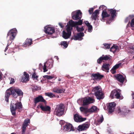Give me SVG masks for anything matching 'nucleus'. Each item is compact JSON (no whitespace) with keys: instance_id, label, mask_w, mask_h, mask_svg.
<instances>
[{"instance_id":"obj_59","label":"nucleus","mask_w":134,"mask_h":134,"mask_svg":"<svg viewBox=\"0 0 134 134\" xmlns=\"http://www.w3.org/2000/svg\"><path fill=\"white\" fill-rule=\"evenodd\" d=\"M42 66V64H40L39 65V68L40 69V68H41Z\"/></svg>"},{"instance_id":"obj_43","label":"nucleus","mask_w":134,"mask_h":134,"mask_svg":"<svg viewBox=\"0 0 134 134\" xmlns=\"http://www.w3.org/2000/svg\"><path fill=\"white\" fill-rule=\"evenodd\" d=\"M107 7L104 5H102L99 7L100 10H106Z\"/></svg>"},{"instance_id":"obj_35","label":"nucleus","mask_w":134,"mask_h":134,"mask_svg":"<svg viewBox=\"0 0 134 134\" xmlns=\"http://www.w3.org/2000/svg\"><path fill=\"white\" fill-rule=\"evenodd\" d=\"M110 13L111 14V15L113 18L115 17L116 15V11L113 9H110L109 10Z\"/></svg>"},{"instance_id":"obj_39","label":"nucleus","mask_w":134,"mask_h":134,"mask_svg":"<svg viewBox=\"0 0 134 134\" xmlns=\"http://www.w3.org/2000/svg\"><path fill=\"white\" fill-rule=\"evenodd\" d=\"M45 94L46 96L51 98L55 97V95L52 93H46Z\"/></svg>"},{"instance_id":"obj_61","label":"nucleus","mask_w":134,"mask_h":134,"mask_svg":"<svg viewBox=\"0 0 134 134\" xmlns=\"http://www.w3.org/2000/svg\"><path fill=\"white\" fill-rule=\"evenodd\" d=\"M58 81H61V79H60V78H59V79H58Z\"/></svg>"},{"instance_id":"obj_27","label":"nucleus","mask_w":134,"mask_h":134,"mask_svg":"<svg viewBox=\"0 0 134 134\" xmlns=\"http://www.w3.org/2000/svg\"><path fill=\"white\" fill-rule=\"evenodd\" d=\"M40 107L43 111H49L51 109L50 107L45 105H41Z\"/></svg>"},{"instance_id":"obj_5","label":"nucleus","mask_w":134,"mask_h":134,"mask_svg":"<svg viewBox=\"0 0 134 134\" xmlns=\"http://www.w3.org/2000/svg\"><path fill=\"white\" fill-rule=\"evenodd\" d=\"M66 31H64L63 32V37L65 39L69 38L71 35V31L72 28L67 24Z\"/></svg>"},{"instance_id":"obj_56","label":"nucleus","mask_w":134,"mask_h":134,"mask_svg":"<svg viewBox=\"0 0 134 134\" xmlns=\"http://www.w3.org/2000/svg\"><path fill=\"white\" fill-rule=\"evenodd\" d=\"M59 25L61 27V28H63V27H64V26H63V25H62V23H59Z\"/></svg>"},{"instance_id":"obj_34","label":"nucleus","mask_w":134,"mask_h":134,"mask_svg":"<svg viewBox=\"0 0 134 134\" xmlns=\"http://www.w3.org/2000/svg\"><path fill=\"white\" fill-rule=\"evenodd\" d=\"M120 111L119 113L120 112L122 114H124L126 115L129 112V110L127 109H123L121 111L120 110Z\"/></svg>"},{"instance_id":"obj_16","label":"nucleus","mask_w":134,"mask_h":134,"mask_svg":"<svg viewBox=\"0 0 134 134\" xmlns=\"http://www.w3.org/2000/svg\"><path fill=\"white\" fill-rule=\"evenodd\" d=\"M116 105V103L114 102H112L109 103L108 108L109 112V113H111L114 111Z\"/></svg>"},{"instance_id":"obj_1","label":"nucleus","mask_w":134,"mask_h":134,"mask_svg":"<svg viewBox=\"0 0 134 134\" xmlns=\"http://www.w3.org/2000/svg\"><path fill=\"white\" fill-rule=\"evenodd\" d=\"M16 93L19 96L23 95V93L18 88L12 87L8 89L6 91L5 93V100L7 102H8V98L10 94L12 95L15 98L17 96Z\"/></svg>"},{"instance_id":"obj_17","label":"nucleus","mask_w":134,"mask_h":134,"mask_svg":"<svg viewBox=\"0 0 134 134\" xmlns=\"http://www.w3.org/2000/svg\"><path fill=\"white\" fill-rule=\"evenodd\" d=\"M30 120L27 119L25 120L23 123L22 127V132L23 134L24 133L26 129V127L28 125V123L30 122Z\"/></svg>"},{"instance_id":"obj_4","label":"nucleus","mask_w":134,"mask_h":134,"mask_svg":"<svg viewBox=\"0 0 134 134\" xmlns=\"http://www.w3.org/2000/svg\"><path fill=\"white\" fill-rule=\"evenodd\" d=\"M22 105L21 102H18L14 104L12 102L10 105V109L11 112L13 115L15 114V111L16 109H20L22 108Z\"/></svg>"},{"instance_id":"obj_31","label":"nucleus","mask_w":134,"mask_h":134,"mask_svg":"<svg viewBox=\"0 0 134 134\" xmlns=\"http://www.w3.org/2000/svg\"><path fill=\"white\" fill-rule=\"evenodd\" d=\"M109 16V14H108L106 10H104L103 11L102 13V18L101 20L102 21H104V18H105L108 17Z\"/></svg>"},{"instance_id":"obj_57","label":"nucleus","mask_w":134,"mask_h":134,"mask_svg":"<svg viewBox=\"0 0 134 134\" xmlns=\"http://www.w3.org/2000/svg\"><path fill=\"white\" fill-rule=\"evenodd\" d=\"M131 94L132 97V98L133 99H134V92H132Z\"/></svg>"},{"instance_id":"obj_37","label":"nucleus","mask_w":134,"mask_h":134,"mask_svg":"<svg viewBox=\"0 0 134 134\" xmlns=\"http://www.w3.org/2000/svg\"><path fill=\"white\" fill-rule=\"evenodd\" d=\"M134 17V15H130L128 16L125 19V22L127 23L128 21H130L131 19Z\"/></svg>"},{"instance_id":"obj_45","label":"nucleus","mask_w":134,"mask_h":134,"mask_svg":"<svg viewBox=\"0 0 134 134\" xmlns=\"http://www.w3.org/2000/svg\"><path fill=\"white\" fill-rule=\"evenodd\" d=\"M88 27V31L89 32H91L92 30V27L91 25L87 26Z\"/></svg>"},{"instance_id":"obj_15","label":"nucleus","mask_w":134,"mask_h":134,"mask_svg":"<svg viewBox=\"0 0 134 134\" xmlns=\"http://www.w3.org/2000/svg\"><path fill=\"white\" fill-rule=\"evenodd\" d=\"M74 119L76 122H81L85 120L86 119L82 118L81 116L77 114H76L74 116Z\"/></svg>"},{"instance_id":"obj_3","label":"nucleus","mask_w":134,"mask_h":134,"mask_svg":"<svg viewBox=\"0 0 134 134\" xmlns=\"http://www.w3.org/2000/svg\"><path fill=\"white\" fill-rule=\"evenodd\" d=\"M64 106L62 104H60L57 105L54 113L55 114L59 116H62L64 113Z\"/></svg>"},{"instance_id":"obj_47","label":"nucleus","mask_w":134,"mask_h":134,"mask_svg":"<svg viewBox=\"0 0 134 134\" xmlns=\"http://www.w3.org/2000/svg\"><path fill=\"white\" fill-rule=\"evenodd\" d=\"M94 9V8H92L88 10V12L90 14H91L92 13Z\"/></svg>"},{"instance_id":"obj_25","label":"nucleus","mask_w":134,"mask_h":134,"mask_svg":"<svg viewBox=\"0 0 134 134\" xmlns=\"http://www.w3.org/2000/svg\"><path fill=\"white\" fill-rule=\"evenodd\" d=\"M40 102H42L44 103L46 102V100H44L42 96H40L36 98L35 99V103H37Z\"/></svg>"},{"instance_id":"obj_51","label":"nucleus","mask_w":134,"mask_h":134,"mask_svg":"<svg viewBox=\"0 0 134 134\" xmlns=\"http://www.w3.org/2000/svg\"><path fill=\"white\" fill-rule=\"evenodd\" d=\"M131 26L132 27H134V18L133 19L131 20Z\"/></svg>"},{"instance_id":"obj_42","label":"nucleus","mask_w":134,"mask_h":134,"mask_svg":"<svg viewBox=\"0 0 134 134\" xmlns=\"http://www.w3.org/2000/svg\"><path fill=\"white\" fill-rule=\"evenodd\" d=\"M97 16L98 15H97L96 14H94L93 13L91 16V18L92 19V20H96V18H97Z\"/></svg>"},{"instance_id":"obj_29","label":"nucleus","mask_w":134,"mask_h":134,"mask_svg":"<svg viewBox=\"0 0 134 134\" xmlns=\"http://www.w3.org/2000/svg\"><path fill=\"white\" fill-rule=\"evenodd\" d=\"M116 78L121 83H123L124 80V78L121 75L118 74L116 76Z\"/></svg>"},{"instance_id":"obj_33","label":"nucleus","mask_w":134,"mask_h":134,"mask_svg":"<svg viewBox=\"0 0 134 134\" xmlns=\"http://www.w3.org/2000/svg\"><path fill=\"white\" fill-rule=\"evenodd\" d=\"M119 49L117 46H114L111 47L110 49V51L113 52L114 53L118 52V51Z\"/></svg>"},{"instance_id":"obj_41","label":"nucleus","mask_w":134,"mask_h":134,"mask_svg":"<svg viewBox=\"0 0 134 134\" xmlns=\"http://www.w3.org/2000/svg\"><path fill=\"white\" fill-rule=\"evenodd\" d=\"M65 90L64 89L62 88V89H59V91H55V92L57 93H63L64 92Z\"/></svg>"},{"instance_id":"obj_18","label":"nucleus","mask_w":134,"mask_h":134,"mask_svg":"<svg viewBox=\"0 0 134 134\" xmlns=\"http://www.w3.org/2000/svg\"><path fill=\"white\" fill-rule=\"evenodd\" d=\"M110 59V57L109 55H103L97 60V63H98L100 64L102 62L103 60H106Z\"/></svg>"},{"instance_id":"obj_26","label":"nucleus","mask_w":134,"mask_h":134,"mask_svg":"<svg viewBox=\"0 0 134 134\" xmlns=\"http://www.w3.org/2000/svg\"><path fill=\"white\" fill-rule=\"evenodd\" d=\"M32 43V40L31 39H27L24 43L23 46L24 47H26L31 45Z\"/></svg>"},{"instance_id":"obj_21","label":"nucleus","mask_w":134,"mask_h":134,"mask_svg":"<svg viewBox=\"0 0 134 134\" xmlns=\"http://www.w3.org/2000/svg\"><path fill=\"white\" fill-rule=\"evenodd\" d=\"M80 110L81 112L84 114L86 116H88L89 114V109L83 107H80Z\"/></svg>"},{"instance_id":"obj_30","label":"nucleus","mask_w":134,"mask_h":134,"mask_svg":"<svg viewBox=\"0 0 134 134\" xmlns=\"http://www.w3.org/2000/svg\"><path fill=\"white\" fill-rule=\"evenodd\" d=\"M99 109L95 106L92 107L90 108L89 109V114L93 112H96L98 111Z\"/></svg>"},{"instance_id":"obj_10","label":"nucleus","mask_w":134,"mask_h":134,"mask_svg":"<svg viewBox=\"0 0 134 134\" xmlns=\"http://www.w3.org/2000/svg\"><path fill=\"white\" fill-rule=\"evenodd\" d=\"M90 125L89 123L87 122L81 125H79L78 127L77 130L79 131L86 130L89 128Z\"/></svg>"},{"instance_id":"obj_44","label":"nucleus","mask_w":134,"mask_h":134,"mask_svg":"<svg viewBox=\"0 0 134 134\" xmlns=\"http://www.w3.org/2000/svg\"><path fill=\"white\" fill-rule=\"evenodd\" d=\"M32 77L34 79L37 80L38 76L36 75L35 72H34L32 75Z\"/></svg>"},{"instance_id":"obj_36","label":"nucleus","mask_w":134,"mask_h":134,"mask_svg":"<svg viewBox=\"0 0 134 134\" xmlns=\"http://www.w3.org/2000/svg\"><path fill=\"white\" fill-rule=\"evenodd\" d=\"M60 44L62 47H63L64 48H67L68 46V44L66 41H62L60 42Z\"/></svg>"},{"instance_id":"obj_22","label":"nucleus","mask_w":134,"mask_h":134,"mask_svg":"<svg viewBox=\"0 0 134 134\" xmlns=\"http://www.w3.org/2000/svg\"><path fill=\"white\" fill-rule=\"evenodd\" d=\"M121 63H119L114 65L111 70V73L113 74L116 73V70L120 66H121Z\"/></svg>"},{"instance_id":"obj_54","label":"nucleus","mask_w":134,"mask_h":134,"mask_svg":"<svg viewBox=\"0 0 134 134\" xmlns=\"http://www.w3.org/2000/svg\"><path fill=\"white\" fill-rule=\"evenodd\" d=\"M84 22L85 23V24L87 26L91 25L87 21H85Z\"/></svg>"},{"instance_id":"obj_20","label":"nucleus","mask_w":134,"mask_h":134,"mask_svg":"<svg viewBox=\"0 0 134 134\" xmlns=\"http://www.w3.org/2000/svg\"><path fill=\"white\" fill-rule=\"evenodd\" d=\"M80 110L81 112L84 114L86 116H88L89 114V109L83 107H80Z\"/></svg>"},{"instance_id":"obj_11","label":"nucleus","mask_w":134,"mask_h":134,"mask_svg":"<svg viewBox=\"0 0 134 134\" xmlns=\"http://www.w3.org/2000/svg\"><path fill=\"white\" fill-rule=\"evenodd\" d=\"M94 102V100L93 99L90 97L85 98L83 99V105H84L93 103Z\"/></svg>"},{"instance_id":"obj_52","label":"nucleus","mask_w":134,"mask_h":134,"mask_svg":"<svg viewBox=\"0 0 134 134\" xmlns=\"http://www.w3.org/2000/svg\"><path fill=\"white\" fill-rule=\"evenodd\" d=\"M59 88L57 87L54 88L53 89L52 91L53 92H55V91H59Z\"/></svg>"},{"instance_id":"obj_14","label":"nucleus","mask_w":134,"mask_h":134,"mask_svg":"<svg viewBox=\"0 0 134 134\" xmlns=\"http://www.w3.org/2000/svg\"><path fill=\"white\" fill-rule=\"evenodd\" d=\"M52 63L51 62H47L45 63L43 66V72H45L48 71L47 68L48 69H50L52 67Z\"/></svg>"},{"instance_id":"obj_28","label":"nucleus","mask_w":134,"mask_h":134,"mask_svg":"<svg viewBox=\"0 0 134 134\" xmlns=\"http://www.w3.org/2000/svg\"><path fill=\"white\" fill-rule=\"evenodd\" d=\"M126 50L127 52L131 54L134 53V46H131L128 47ZM133 57L134 59V55Z\"/></svg>"},{"instance_id":"obj_55","label":"nucleus","mask_w":134,"mask_h":134,"mask_svg":"<svg viewBox=\"0 0 134 134\" xmlns=\"http://www.w3.org/2000/svg\"><path fill=\"white\" fill-rule=\"evenodd\" d=\"M96 14L97 15H98L99 14V10H96L94 12V14Z\"/></svg>"},{"instance_id":"obj_13","label":"nucleus","mask_w":134,"mask_h":134,"mask_svg":"<svg viewBox=\"0 0 134 134\" xmlns=\"http://www.w3.org/2000/svg\"><path fill=\"white\" fill-rule=\"evenodd\" d=\"M44 31L46 34L51 35L54 33L55 31L53 27H51L49 25H48L44 27Z\"/></svg>"},{"instance_id":"obj_23","label":"nucleus","mask_w":134,"mask_h":134,"mask_svg":"<svg viewBox=\"0 0 134 134\" xmlns=\"http://www.w3.org/2000/svg\"><path fill=\"white\" fill-rule=\"evenodd\" d=\"M91 76L94 79L96 80L100 79L103 77V75H101L98 73L93 74Z\"/></svg>"},{"instance_id":"obj_24","label":"nucleus","mask_w":134,"mask_h":134,"mask_svg":"<svg viewBox=\"0 0 134 134\" xmlns=\"http://www.w3.org/2000/svg\"><path fill=\"white\" fill-rule=\"evenodd\" d=\"M29 75L25 72H24V75L23 76L21 81L23 82H26L29 80Z\"/></svg>"},{"instance_id":"obj_53","label":"nucleus","mask_w":134,"mask_h":134,"mask_svg":"<svg viewBox=\"0 0 134 134\" xmlns=\"http://www.w3.org/2000/svg\"><path fill=\"white\" fill-rule=\"evenodd\" d=\"M14 82H15L14 79H13L11 78L10 81V84H12Z\"/></svg>"},{"instance_id":"obj_63","label":"nucleus","mask_w":134,"mask_h":134,"mask_svg":"<svg viewBox=\"0 0 134 134\" xmlns=\"http://www.w3.org/2000/svg\"><path fill=\"white\" fill-rule=\"evenodd\" d=\"M12 42L11 41V42H10V43H11Z\"/></svg>"},{"instance_id":"obj_32","label":"nucleus","mask_w":134,"mask_h":134,"mask_svg":"<svg viewBox=\"0 0 134 134\" xmlns=\"http://www.w3.org/2000/svg\"><path fill=\"white\" fill-rule=\"evenodd\" d=\"M109 65L108 64H104L102 65V69L103 71H107L108 72V71L109 70Z\"/></svg>"},{"instance_id":"obj_49","label":"nucleus","mask_w":134,"mask_h":134,"mask_svg":"<svg viewBox=\"0 0 134 134\" xmlns=\"http://www.w3.org/2000/svg\"><path fill=\"white\" fill-rule=\"evenodd\" d=\"M103 120V118L102 116H101L100 117V119L99 120H98V122L99 123H101Z\"/></svg>"},{"instance_id":"obj_50","label":"nucleus","mask_w":134,"mask_h":134,"mask_svg":"<svg viewBox=\"0 0 134 134\" xmlns=\"http://www.w3.org/2000/svg\"><path fill=\"white\" fill-rule=\"evenodd\" d=\"M105 47L107 49H109L110 48V44H103Z\"/></svg>"},{"instance_id":"obj_40","label":"nucleus","mask_w":134,"mask_h":134,"mask_svg":"<svg viewBox=\"0 0 134 134\" xmlns=\"http://www.w3.org/2000/svg\"><path fill=\"white\" fill-rule=\"evenodd\" d=\"M76 28L78 32L83 31L84 30V28H83V26L81 27H80L78 26H76Z\"/></svg>"},{"instance_id":"obj_60","label":"nucleus","mask_w":134,"mask_h":134,"mask_svg":"<svg viewBox=\"0 0 134 134\" xmlns=\"http://www.w3.org/2000/svg\"><path fill=\"white\" fill-rule=\"evenodd\" d=\"M8 46V45H7V47L5 48V52L6 51V50H7V49H8V48H7V47Z\"/></svg>"},{"instance_id":"obj_19","label":"nucleus","mask_w":134,"mask_h":134,"mask_svg":"<svg viewBox=\"0 0 134 134\" xmlns=\"http://www.w3.org/2000/svg\"><path fill=\"white\" fill-rule=\"evenodd\" d=\"M84 36V34L83 32H81L77 34L76 35H74V36L73 39L75 40H81L83 38L82 37Z\"/></svg>"},{"instance_id":"obj_62","label":"nucleus","mask_w":134,"mask_h":134,"mask_svg":"<svg viewBox=\"0 0 134 134\" xmlns=\"http://www.w3.org/2000/svg\"><path fill=\"white\" fill-rule=\"evenodd\" d=\"M56 58H57L58 59V58L57 57H56Z\"/></svg>"},{"instance_id":"obj_58","label":"nucleus","mask_w":134,"mask_h":134,"mask_svg":"<svg viewBox=\"0 0 134 134\" xmlns=\"http://www.w3.org/2000/svg\"><path fill=\"white\" fill-rule=\"evenodd\" d=\"M131 107L132 108H134V101H133L131 106Z\"/></svg>"},{"instance_id":"obj_48","label":"nucleus","mask_w":134,"mask_h":134,"mask_svg":"<svg viewBox=\"0 0 134 134\" xmlns=\"http://www.w3.org/2000/svg\"><path fill=\"white\" fill-rule=\"evenodd\" d=\"M103 120V118L102 116H101L100 117V119L99 120H98V122L99 123H101Z\"/></svg>"},{"instance_id":"obj_2","label":"nucleus","mask_w":134,"mask_h":134,"mask_svg":"<svg viewBox=\"0 0 134 134\" xmlns=\"http://www.w3.org/2000/svg\"><path fill=\"white\" fill-rule=\"evenodd\" d=\"M91 93L94 94L98 99H102L104 97V94L99 86H96L93 87Z\"/></svg>"},{"instance_id":"obj_12","label":"nucleus","mask_w":134,"mask_h":134,"mask_svg":"<svg viewBox=\"0 0 134 134\" xmlns=\"http://www.w3.org/2000/svg\"><path fill=\"white\" fill-rule=\"evenodd\" d=\"M68 24L70 26H71L72 27L73 26L81 25L82 24V20H80L77 22L71 20L69 21Z\"/></svg>"},{"instance_id":"obj_46","label":"nucleus","mask_w":134,"mask_h":134,"mask_svg":"<svg viewBox=\"0 0 134 134\" xmlns=\"http://www.w3.org/2000/svg\"><path fill=\"white\" fill-rule=\"evenodd\" d=\"M83 98L79 99L77 100V103L79 105H81L82 104V101H83Z\"/></svg>"},{"instance_id":"obj_6","label":"nucleus","mask_w":134,"mask_h":134,"mask_svg":"<svg viewBox=\"0 0 134 134\" xmlns=\"http://www.w3.org/2000/svg\"><path fill=\"white\" fill-rule=\"evenodd\" d=\"M17 31L15 28L13 29L8 32L7 38H9V40L11 41L14 38L16 34Z\"/></svg>"},{"instance_id":"obj_9","label":"nucleus","mask_w":134,"mask_h":134,"mask_svg":"<svg viewBox=\"0 0 134 134\" xmlns=\"http://www.w3.org/2000/svg\"><path fill=\"white\" fill-rule=\"evenodd\" d=\"M63 130L64 131H74L75 129L72 125L70 123L66 124L64 126Z\"/></svg>"},{"instance_id":"obj_38","label":"nucleus","mask_w":134,"mask_h":134,"mask_svg":"<svg viewBox=\"0 0 134 134\" xmlns=\"http://www.w3.org/2000/svg\"><path fill=\"white\" fill-rule=\"evenodd\" d=\"M43 77L44 78H46L47 79H52L55 78H56V77H55L54 76H51L49 75H44L43 76Z\"/></svg>"},{"instance_id":"obj_8","label":"nucleus","mask_w":134,"mask_h":134,"mask_svg":"<svg viewBox=\"0 0 134 134\" xmlns=\"http://www.w3.org/2000/svg\"><path fill=\"white\" fill-rule=\"evenodd\" d=\"M82 13L79 10L74 12L72 13V19L75 20L81 19L82 17Z\"/></svg>"},{"instance_id":"obj_7","label":"nucleus","mask_w":134,"mask_h":134,"mask_svg":"<svg viewBox=\"0 0 134 134\" xmlns=\"http://www.w3.org/2000/svg\"><path fill=\"white\" fill-rule=\"evenodd\" d=\"M110 96L112 99L116 98L121 99L123 98V97L121 96L118 91L116 90H114L111 92Z\"/></svg>"}]
</instances>
